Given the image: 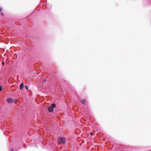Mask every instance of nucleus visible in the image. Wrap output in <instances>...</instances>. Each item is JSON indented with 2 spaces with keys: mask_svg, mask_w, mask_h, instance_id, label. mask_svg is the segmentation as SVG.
Listing matches in <instances>:
<instances>
[{
  "mask_svg": "<svg viewBox=\"0 0 151 151\" xmlns=\"http://www.w3.org/2000/svg\"><path fill=\"white\" fill-rule=\"evenodd\" d=\"M65 139L64 137H60L58 138V140L59 143L65 144Z\"/></svg>",
  "mask_w": 151,
  "mask_h": 151,
  "instance_id": "f257e3e1",
  "label": "nucleus"
},
{
  "mask_svg": "<svg viewBox=\"0 0 151 151\" xmlns=\"http://www.w3.org/2000/svg\"><path fill=\"white\" fill-rule=\"evenodd\" d=\"M90 134H91V135H93V133H92V132H91V133H90Z\"/></svg>",
  "mask_w": 151,
  "mask_h": 151,
  "instance_id": "f8f14e48",
  "label": "nucleus"
},
{
  "mask_svg": "<svg viewBox=\"0 0 151 151\" xmlns=\"http://www.w3.org/2000/svg\"><path fill=\"white\" fill-rule=\"evenodd\" d=\"M7 101L9 103H17V101L15 99H13L12 98H8L7 99Z\"/></svg>",
  "mask_w": 151,
  "mask_h": 151,
  "instance_id": "f03ea898",
  "label": "nucleus"
},
{
  "mask_svg": "<svg viewBox=\"0 0 151 151\" xmlns=\"http://www.w3.org/2000/svg\"><path fill=\"white\" fill-rule=\"evenodd\" d=\"M56 106V105L55 104H52L51 107L53 109Z\"/></svg>",
  "mask_w": 151,
  "mask_h": 151,
  "instance_id": "423d86ee",
  "label": "nucleus"
},
{
  "mask_svg": "<svg viewBox=\"0 0 151 151\" xmlns=\"http://www.w3.org/2000/svg\"><path fill=\"white\" fill-rule=\"evenodd\" d=\"M14 149L12 148L11 149V151H13Z\"/></svg>",
  "mask_w": 151,
  "mask_h": 151,
  "instance_id": "ddd939ff",
  "label": "nucleus"
},
{
  "mask_svg": "<svg viewBox=\"0 0 151 151\" xmlns=\"http://www.w3.org/2000/svg\"><path fill=\"white\" fill-rule=\"evenodd\" d=\"M1 14L2 15H4V14H3V13H1Z\"/></svg>",
  "mask_w": 151,
  "mask_h": 151,
  "instance_id": "4468645a",
  "label": "nucleus"
},
{
  "mask_svg": "<svg viewBox=\"0 0 151 151\" xmlns=\"http://www.w3.org/2000/svg\"><path fill=\"white\" fill-rule=\"evenodd\" d=\"M81 103L82 104H86V101L85 99H83L81 101Z\"/></svg>",
  "mask_w": 151,
  "mask_h": 151,
  "instance_id": "39448f33",
  "label": "nucleus"
},
{
  "mask_svg": "<svg viewBox=\"0 0 151 151\" xmlns=\"http://www.w3.org/2000/svg\"><path fill=\"white\" fill-rule=\"evenodd\" d=\"M46 81V80L45 79H44L43 80V82H45Z\"/></svg>",
  "mask_w": 151,
  "mask_h": 151,
  "instance_id": "1a4fd4ad",
  "label": "nucleus"
},
{
  "mask_svg": "<svg viewBox=\"0 0 151 151\" xmlns=\"http://www.w3.org/2000/svg\"><path fill=\"white\" fill-rule=\"evenodd\" d=\"M2 64L3 65H4L5 64V63L4 62H3L2 63Z\"/></svg>",
  "mask_w": 151,
  "mask_h": 151,
  "instance_id": "9b49d317",
  "label": "nucleus"
},
{
  "mask_svg": "<svg viewBox=\"0 0 151 151\" xmlns=\"http://www.w3.org/2000/svg\"><path fill=\"white\" fill-rule=\"evenodd\" d=\"M2 8H0V11L1 12L2 11Z\"/></svg>",
  "mask_w": 151,
  "mask_h": 151,
  "instance_id": "9d476101",
  "label": "nucleus"
},
{
  "mask_svg": "<svg viewBox=\"0 0 151 151\" xmlns=\"http://www.w3.org/2000/svg\"><path fill=\"white\" fill-rule=\"evenodd\" d=\"M48 110L50 112H52L53 111V109L51 106H49L48 108Z\"/></svg>",
  "mask_w": 151,
  "mask_h": 151,
  "instance_id": "7ed1b4c3",
  "label": "nucleus"
},
{
  "mask_svg": "<svg viewBox=\"0 0 151 151\" xmlns=\"http://www.w3.org/2000/svg\"><path fill=\"white\" fill-rule=\"evenodd\" d=\"M25 88L27 89V90H28V87L26 85L25 86Z\"/></svg>",
  "mask_w": 151,
  "mask_h": 151,
  "instance_id": "0eeeda50",
  "label": "nucleus"
},
{
  "mask_svg": "<svg viewBox=\"0 0 151 151\" xmlns=\"http://www.w3.org/2000/svg\"><path fill=\"white\" fill-rule=\"evenodd\" d=\"M2 90V88L1 86H0V92Z\"/></svg>",
  "mask_w": 151,
  "mask_h": 151,
  "instance_id": "6e6552de",
  "label": "nucleus"
},
{
  "mask_svg": "<svg viewBox=\"0 0 151 151\" xmlns=\"http://www.w3.org/2000/svg\"><path fill=\"white\" fill-rule=\"evenodd\" d=\"M24 86V83L23 82L22 83L20 86V89L21 90L23 88Z\"/></svg>",
  "mask_w": 151,
  "mask_h": 151,
  "instance_id": "20e7f679",
  "label": "nucleus"
}]
</instances>
